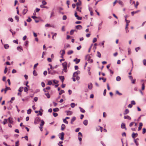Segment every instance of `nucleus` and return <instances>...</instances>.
<instances>
[{
    "mask_svg": "<svg viewBox=\"0 0 146 146\" xmlns=\"http://www.w3.org/2000/svg\"><path fill=\"white\" fill-rule=\"evenodd\" d=\"M62 65L63 69L62 70L64 71L65 72H67V63L66 62H65L62 64Z\"/></svg>",
    "mask_w": 146,
    "mask_h": 146,
    "instance_id": "obj_1",
    "label": "nucleus"
},
{
    "mask_svg": "<svg viewBox=\"0 0 146 146\" xmlns=\"http://www.w3.org/2000/svg\"><path fill=\"white\" fill-rule=\"evenodd\" d=\"M64 132H62L61 133L59 134L58 136L60 138L61 140H64Z\"/></svg>",
    "mask_w": 146,
    "mask_h": 146,
    "instance_id": "obj_2",
    "label": "nucleus"
},
{
    "mask_svg": "<svg viewBox=\"0 0 146 146\" xmlns=\"http://www.w3.org/2000/svg\"><path fill=\"white\" fill-rule=\"evenodd\" d=\"M40 121V118L39 117H36L35 119L34 123L35 124H38L39 123Z\"/></svg>",
    "mask_w": 146,
    "mask_h": 146,
    "instance_id": "obj_3",
    "label": "nucleus"
},
{
    "mask_svg": "<svg viewBox=\"0 0 146 146\" xmlns=\"http://www.w3.org/2000/svg\"><path fill=\"white\" fill-rule=\"evenodd\" d=\"M76 18L78 20H81L82 19V17H79L77 15V13L76 12L74 14Z\"/></svg>",
    "mask_w": 146,
    "mask_h": 146,
    "instance_id": "obj_4",
    "label": "nucleus"
},
{
    "mask_svg": "<svg viewBox=\"0 0 146 146\" xmlns=\"http://www.w3.org/2000/svg\"><path fill=\"white\" fill-rule=\"evenodd\" d=\"M80 74V72L78 70L76 72H75L73 74V77H75L76 75L79 74Z\"/></svg>",
    "mask_w": 146,
    "mask_h": 146,
    "instance_id": "obj_5",
    "label": "nucleus"
},
{
    "mask_svg": "<svg viewBox=\"0 0 146 146\" xmlns=\"http://www.w3.org/2000/svg\"><path fill=\"white\" fill-rule=\"evenodd\" d=\"M35 113H37L38 112H39V113L37 115V116H38L39 115L41 116L42 114V112L40 111V110H39V111H37V110L35 111Z\"/></svg>",
    "mask_w": 146,
    "mask_h": 146,
    "instance_id": "obj_6",
    "label": "nucleus"
},
{
    "mask_svg": "<svg viewBox=\"0 0 146 146\" xmlns=\"http://www.w3.org/2000/svg\"><path fill=\"white\" fill-rule=\"evenodd\" d=\"M11 90V89L9 87L6 86L5 88L4 89L5 93V94L8 90Z\"/></svg>",
    "mask_w": 146,
    "mask_h": 146,
    "instance_id": "obj_7",
    "label": "nucleus"
},
{
    "mask_svg": "<svg viewBox=\"0 0 146 146\" xmlns=\"http://www.w3.org/2000/svg\"><path fill=\"white\" fill-rule=\"evenodd\" d=\"M138 135L137 133H133L131 135V136L134 139L135 137H137L138 136Z\"/></svg>",
    "mask_w": 146,
    "mask_h": 146,
    "instance_id": "obj_8",
    "label": "nucleus"
},
{
    "mask_svg": "<svg viewBox=\"0 0 146 146\" xmlns=\"http://www.w3.org/2000/svg\"><path fill=\"white\" fill-rule=\"evenodd\" d=\"M88 88L90 89L91 90L92 88V84L91 83H90L88 85Z\"/></svg>",
    "mask_w": 146,
    "mask_h": 146,
    "instance_id": "obj_9",
    "label": "nucleus"
},
{
    "mask_svg": "<svg viewBox=\"0 0 146 146\" xmlns=\"http://www.w3.org/2000/svg\"><path fill=\"white\" fill-rule=\"evenodd\" d=\"M60 79L61 80L62 82L63 83L64 80V77L63 76H59Z\"/></svg>",
    "mask_w": 146,
    "mask_h": 146,
    "instance_id": "obj_10",
    "label": "nucleus"
},
{
    "mask_svg": "<svg viewBox=\"0 0 146 146\" xmlns=\"http://www.w3.org/2000/svg\"><path fill=\"white\" fill-rule=\"evenodd\" d=\"M8 120L9 122L11 124H12L13 123V118L11 117H9L8 118Z\"/></svg>",
    "mask_w": 146,
    "mask_h": 146,
    "instance_id": "obj_11",
    "label": "nucleus"
},
{
    "mask_svg": "<svg viewBox=\"0 0 146 146\" xmlns=\"http://www.w3.org/2000/svg\"><path fill=\"white\" fill-rule=\"evenodd\" d=\"M73 61L74 62H76V64H78L80 61V59H78L77 58H76Z\"/></svg>",
    "mask_w": 146,
    "mask_h": 146,
    "instance_id": "obj_12",
    "label": "nucleus"
},
{
    "mask_svg": "<svg viewBox=\"0 0 146 146\" xmlns=\"http://www.w3.org/2000/svg\"><path fill=\"white\" fill-rule=\"evenodd\" d=\"M121 127L122 129H125V130H127V128L125 127V125L124 123H122L121 125Z\"/></svg>",
    "mask_w": 146,
    "mask_h": 146,
    "instance_id": "obj_13",
    "label": "nucleus"
},
{
    "mask_svg": "<svg viewBox=\"0 0 146 146\" xmlns=\"http://www.w3.org/2000/svg\"><path fill=\"white\" fill-rule=\"evenodd\" d=\"M76 28L77 29L80 30L82 29V27L80 25H78L76 26Z\"/></svg>",
    "mask_w": 146,
    "mask_h": 146,
    "instance_id": "obj_14",
    "label": "nucleus"
},
{
    "mask_svg": "<svg viewBox=\"0 0 146 146\" xmlns=\"http://www.w3.org/2000/svg\"><path fill=\"white\" fill-rule=\"evenodd\" d=\"M81 1L80 0H78V1L76 3L77 6H80L81 5Z\"/></svg>",
    "mask_w": 146,
    "mask_h": 146,
    "instance_id": "obj_15",
    "label": "nucleus"
},
{
    "mask_svg": "<svg viewBox=\"0 0 146 146\" xmlns=\"http://www.w3.org/2000/svg\"><path fill=\"white\" fill-rule=\"evenodd\" d=\"M129 112V110L128 109H127L125 110L123 114L124 115H126Z\"/></svg>",
    "mask_w": 146,
    "mask_h": 146,
    "instance_id": "obj_16",
    "label": "nucleus"
},
{
    "mask_svg": "<svg viewBox=\"0 0 146 146\" xmlns=\"http://www.w3.org/2000/svg\"><path fill=\"white\" fill-rule=\"evenodd\" d=\"M103 80V81L104 82H106V78H103V77H100L99 78V80Z\"/></svg>",
    "mask_w": 146,
    "mask_h": 146,
    "instance_id": "obj_17",
    "label": "nucleus"
},
{
    "mask_svg": "<svg viewBox=\"0 0 146 146\" xmlns=\"http://www.w3.org/2000/svg\"><path fill=\"white\" fill-rule=\"evenodd\" d=\"M66 112L67 113V115H70L72 114V112L71 111H66Z\"/></svg>",
    "mask_w": 146,
    "mask_h": 146,
    "instance_id": "obj_18",
    "label": "nucleus"
},
{
    "mask_svg": "<svg viewBox=\"0 0 146 146\" xmlns=\"http://www.w3.org/2000/svg\"><path fill=\"white\" fill-rule=\"evenodd\" d=\"M66 126L64 124H62L61 125V129L62 131H63L65 128Z\"/></svg>",
    "mask_w": 146,
    "mask_h": 146,
    "instance_id": "obj_19",
    "label": "nucleus"
},
{
    "mask_svg": "<svg viewBox=\"0 0 146 146\" xmlns=\"http://www.w3.org/2000/svg\"><path fill=\"white\" fill-rule=\"evenodd\" d=\"M124 118L125 119H127L129 120H130L131 119V117L129 116L128 115H125L124 116Z\"/></svg>",
    "mask_w": 146,
    "mask_h": 146,
    "instance_id": "obj_20",
    "label": "nucleus"
},
{
    "mask_svg": "<svg viewBox=\"0 0 146 146\" xmlns=\"http://www.w3.org/2000/svg\"><path fill=\"white\" fill-rule=\"evenodd\" d=\"M130 22V21H129L128 22L126 23V25L125 27V30H126V33H127V29L128 28V23Z\"/></svg>",
    "mask_w": 146,
    "mask_h": 146,
    "instance_id": "obj_21",
    "label": "nucleus"
},
{
    "mask_svg": "<svg viewBox=\"0 0 146 146\" xmlns=\"http://www.w3.org/2000/svg\"><path fill=\"white\" fill-rule=\"evenodd\" d=\"M70 46L69 44H67L65 45L64 46V48L65 49H66L67 48L70 47Z\"/></svg>",
    "mask_w": 146,
    "mask_h": 146,
    "instance_id": "obj_22",
    "label": "nucleus"
},
{
    "mask_svg": "<svg viewBox=\"0 0 146 146\" xmlns=\"http://www.w3.org/2000/svg\"><path fill=\"white\" fill-rule=\"evenodd\" d=\"M87 60L88 61V62L89 63H92L93 62V60L92 59H91L90 56L88 58Z\"/></svg>",
    "mask_w": 146,
    "mask_h": 146,
    "instance_id": "obj_23",
    "label": "nucleus"
},
{
    "mask_svg": "<svg viewBox=\"0 0 146 146\" xmlns=\"http://www.w3.org/2000/svg\"><path fill=\"white\" fill-rule=\"evenodd\" d=\"M28 11L27 9H23V14L24 15H25L26 14L27 12Z\"/></svg>",
    "mask_w": 146,
    "mask_h": 146,
    "instance_id": "obj_24",
    "label": "nucleus"
},
{
    "mask_svg": "<svg viewBox=\"0 0 146 146\" xmlns=\"http://www.w3.org/2000/svg\"><path fill=\"white\" fill-rule=\"evenodd\" d=\"M41 123L40 124V127L42 126L44 124V122L42 119L41 120Z\"/></svg>",
    "mask_w": 146,
    "mask_h": 146,
    "instance_id": "obj_25",
    "label": "nucleus"
},
{
    "mask_svg": "<svg viewBox=\"0 0 146 146\" xmlns=\"http://www.w3.org/2000/svg\"><path fill=\"white\" fill-rule=\"evenodd\" d=\"M4 47L5 49H7L9 48V46L8 44H5L4 45Z\"/></svg>",
    "mask_w": 146,
    "mask_h": 146,
    "instance_id": "obj_26",
    "label": "nucleus"
},
{
    "mask_svg": "<svg viewBox=\"0 0 146 146\" xmlns=\"http://www.w3.org/2000/svg\"><path fill=\"white\" fill-rule=\"evenodd\" d=\"M23 87H20L18 91L19 92H21L23 89Z\"/></svg>",
    "mask_w": 146,
    "mask_h": 146,
    "instance_id": "obj_27",
    "label": "nucleus"
},
{
    "mask_svg": "<svg viewBox=\"0 0 146 146\" xmlns=\"http://www.w3.org/2000/svg\"><path fill=\"white\" fill-rule=\"evenodd\" d=\"M79 108L80 109V111L82 113H85V111L82 108H81L80 107H79Z\"/></svg>",
    "mask_w": 146,
    "mask_h": 146,
    "instance_id": "obj_28",
    "label": "nucleus"
},
{
    "mask_svg": "<svg viewBox=\"0 0 146 146\" xmlns=\"http://www.w3.org/2000/svg\"><path fill=\"white\" fill-rule=\"evenodd\" d=\"M73 52V51L72 50H70L68 51L67 52V54L68 55H70L72 54Z\"/></svg>",
    "mask_w": 146,
    "mask_h": 146,
    "instance_id": "obj_29",
    "label": "nucleus"
},
{
    "mask_svg": "<svg viewBox=\"0 0 146 146\" xmlns=\"http://www.w3.org/2000/svg\"><path fill=\"white\" fill-rule=\"evenodd\" d=\"M83 123L85 125H87L88 124V120H85L83 121Z\"/></svg>",
    "mask_w": 146,
    "mask_h": 146,
    "instance_id": "obj_30",
    "label": "nucleus"
},
{
    "mask_svg": "<svg viewBox=\"0 0 146 146\" xmlns=\"http://www.w3.org/2000/svg\"><path fill=\"white\" fill-rule=\"evenodd\" d=\"M97 56L99 58H101V54L100 53L99 51L97 52Z\"/></svg>",
    "mask_w": 146,
    "mask_h": 146,
    "instance_id": "obj_31",
    "label": "nucleus"
},
{
    "mask_svg": "<svg viewBox=\"0 0 146 146\" xmlns=\"http://www.w3.org/2000/svg\"><path fill=\"white\" fill-rule=\"evenodd\" d=\"M118 2V3L120 5L122 6H123V3L122 1L120 0H119L117 1Z\"/></svg>",
    "mask_w": 146,
    "mask_h": 146,
    "instance_id": "obj_32",
    "label": "nucleus"
},
{
    "mask_svg": "<svg viewBox=\"0 0 146 146\" xmlns=\"http://www.w3.org/2000/svg\"><path fill=\"white\" fill-rule=\"evenodd\" d=\"M81 7L79 8L78 7V6H77V7H76L77 10L78 11H79L80 12H81Z\"/></svg>",
    "mask_w": 146,
    "mask_h": 146,
    "instance_id": "obj_33",
    "label": "nucleus"
},
{
    "mask_svg": "<svg viewBox=\"0 0 146 146\" xmlns=\"http://www.w3.org/2000/svg\"><path fill=\"white\" fill-rule=\"evenodd\" d=\"M33 74L34 76H36L37 75V74L36 72L35 71V70H34V71L33 72Z\"/></svg>",
    "mask_w": 146,
    "mask_h": 146,
    "instance_id": "obj_34",
    "label": "nucleus"
},
{
    "mask_svg": "<svg viewBox=\"0 0 146 146\" xmlns=\"http://www.w3.org/2000/svg\"><path fill=\"white\" fill-rule=\"evenodd\" d=\"M62 51V53L61 54V55H64L65 54V51L63 50H61L60 52Z\"/></svg>",
    "mask_w": 146,
    "mask_h": 146,
    "instance_id": "obj_35",
    "label": "nucleus"
},
{
    "mask_svg": "<svg viewBox=\"0 0 146 146\" xmlns=\"http://www.w3.org/2000/svg\"><path fill=\"white\" fill-rule=\"evenodd\" d=\"M121 77L119 76H117L116 78V80L117 81H119L121 80Z\"/></svg>",
    "mask_w": 146,
    "mask_h": 146,
    "instance_id": "obj_36",
    "label": "nucleus"
},
{
    "mask_svg": "<svg viewBox=\"0 0 146 146\" xmlns=\"http://www.w3.org/2000/svg\"><path fill=\"white\" fill-rule=\"evenodd\" d=\"M53 111L54 112L58 111H59V109L57 108H55L53 109Z\"/></svg>",
    "mask_w": 146,
    "mask_h": 146,
    "instance_id": "obj_37",
    "label": "nucleus"
},
{
    "mask_svg": "<svg viewBox=\"0 0 146 146\" xmlns=\"http://www.w3.org/2000/svg\"><path fill=\"white\" fill-rule=\"evenodd\" d=\"M128 55H130L131 53V49L129 48H128Z\"/></svg>",
    "mask_w": 146,
    "mask_h": 146,
    "instance_id": "obj_38",
    "label": "nucleus"
},
{
    "mask_svg": "<svg viewBox=\"0 0 146 146\" xmlns=\"http://www.w3.org/2000/svg\"><path fill=\"white\" fill-rule=\"evenodd\" d=\"M52 84V82L51 80H49L48 81V83L47 84V85H51Z\"/></svg>",
    "mask_w": 146,
    "mask_h": 146,
    "instance_id": "obj_39",
    "label": "nucleus"
},
{
    "mask_svg": "<svg viewBox=\"0 0 146 146\" xmlns=\"http://www.w3.org/2000/svg\"><path fill=\"white\" fill-rule=\"evenodd\" d=\"M7 120L6 119H5L3 121V124L4 125H5L7 123Z\"/></svg>",
    "mask_w": 146,
    "mask_h": 146,
    "instance_id": "obj_40",
    "label": "nucleus"
},
{
    "mask_svg": "<svg viewBox=\"0 0 146 146\" xmlns=\"http://www.w3.org/2000/svg\"><path fill=\"white\" fill-rule=\"evenodd\" d=\"M146 132V129L145 128H143V134H144Z\"/></svg>",
    "mask_w": 146,
    "mask_h": 146,
    "instance_id": "obj_41",
    "label": "nucleus"
},
{
    "mask_svg": "<svg viewBox=\"0 0 146 146\" xmlns=\"http://www.w3.org/2000/svg\"><path fill=\"white\" fill-rule=\"evenodd\" d=\"M75 30H71L70 33V35H73L74 33V31H75Z\"/></svg>",
    "mask_w": 146,
    "mask_h": 146,
    "instance_id": "obj_42",
    "label": "nucleus"
},
{
    "mask_svg": "<svg viewBox=\"0 0 146 146\" xmlns=\"http://www.w3.org/2000/svg\"><path fill=\"white\" fill-rule=\"evenodd\" d=\"M70 106L72 108H74L75 106V104L74 103H72L70 104Z\"/></svg>",
    "mask_w": 146,
    "mask_h": 146,
    "instance_id": "obj_43",
    "label": "nucleus"
},
{
    "mask_svg": "<svg viewBox=\"0 0 146 146\" xmlns=\"http://www.w3.org/2000/svg\"><path fill=\"white\" fill-rule=\"evenodd\" d=\"M53 82H54V83L55 84H57L59 82L58 81L56 80H54L53 81Z\"/></svg>",
    "mask_w": 146,
    "mask_h": 146,
    "instance_id": "obj_44",
    "label": "nucleus"
},
{
    "mask_svg": "<svg viewBox=\"0 0 146 146\" xmlns=\"http://www.w3.org/2000/svg\"><path fill=\"white\" fill-rule=\"evenodd\" d=\"M31 20L32 19L30 17H29L28 19L27 20V21L28 22H30L31 21Z\"/></svg>",
    "mask_w": 146,
    "mask_h": 146,
    "instance_id": "obj_45",
    "label": "nucleus"
},
{
    "mask_svg": "<svg viewBox=\"0 0 146 146\" xmlns=\"http://www.w3.org/2000/svg\"><path fill=\"white\" fill-rule=\"evenodd\" d=\"M64 90H62L60 91V92L59 93V94L60 95H61L62 94L64 93Z\"/></svg>",
    "mask_w": 146,
    "mask_h": 146,
    "instance_id": "obj_46",
    "label": "nucleus"
},
{
    "mask_svg": "<svg viewBox=\"0 0 146 146\" xmlns=\"http://www.w3.org/2000/svg\"><path fill=\"white\" fill-rule=\"evenodd\" d=\"M63 121L64 123L67 124L68 123V121L66 120L65 119H64L63 120Z\"/></svg>",
    "mask_w": 146,
    "mask_h": 146,
    "instance_id": "obj_47",
    "label": "nucleus"
},
{
    "mask_svg": "<svg viewBox=\"0 0 146 146\" xmlns=\"http://www.w3.org/2000/svg\"><path fill=\"white\" fill-rule=\"evenodd\" d=\"M116 94H118L119 96H121L122 95V94L121 93L119 92L118 90L116 91Z\"/></svg>",
    "mask_w": 146,
    "mask_h": 146,
    "instance_id": "obj_48",
    "label": "nucleus"
},
{
    "mask_svg": "<svg viewBox=\"0 0 146 146\" xmlns=\"http://www.w3.org/2000/svg\"><path fill=\"white\" fill-rule=\"evenodd\" d=\"M138 11H133L131 12V14L132 16H133L134 15L135 13H136L138 12Z\"/></svg>",
    "mask_w": 146,
    "mask_h": 146,
    "instance_id": "obj_49",
    "label": "nucleus"
},
{
    "mask_svg": "<svg viewBox=\"0 0 146 146\" xmlns=\"http://www.w3.org/2000/svg\"><path fill=\"white\" fill-rule=\"evenodd\" d=\"M15 18L17 20V22L19 21V17L18 16H16L15 17Z\"/></svg>",
    "mask_w": 146,
    "mask_h": 146,
    "instance_id": "obj_50",
    "label": "nucleus"
},
{
    "mask_svg": "<svg viewBox=\"0 0 146 146\" xmlns=\"http://www.w3.org/2000/svg\"><path fill=\"white\" fill-rule=\"evenodd\" d=\"M45 95L47 96V97L48 98H50V95L48 93H45Z\"/></svg>",
    "mask_w": 146,
    "mask_h": 146,
    "instance_id": "obj_51",
    "label": "nucleus"
},
{
    "mask_svg": "<svg viewBox=\"0 0 146 146\" xmlns=\"http://www.w3.org/2000/svg\"><path fill=\"white\" fill-rule=\"evenodd\" d=\"M28 88H27V87H25L24 88V91L25 92H27L28 91Z\"/></svg>",
    "mask_w": 146,
    "mask_h": 146,
    "instance_id": "obj_52",
    "label": "nucleus"
},
{
    "mask_svg": "<svg viewBox=\"0 0 146 146\" xmlns=\"http://www.w3.org/2000/svg\"><path fill=\"white\" fill-rule=\"evenodd\" d=\"M134 142L136 144V146H138L139 145V143L136 141V139L134 140Z\"/></svg>",
    "mask_w": 146,
    "mask_h": 146,
    "instance_id": "obj_53",
    "label": "nucleus"
},
{
    "mask_svg": "<svg viewBox=\"0 0 146 146\" xmlns=\"http://www.w3.org/2000/svg\"><path fill=\"white\" fill-rule=\"evenodd\" d=\"M31 109H29L27 111V113L28 114H30L31 113Z\"/></svg>",
    "mask_w": 146,
    "mask_h": 146,
    "instance_id": "obj_54",
    "label": "nucleus"
},
{
    "mask_svg": "<svg viewBox=\"0 0 146 146\" xmlns=\"http://www.w3.org/2000/svg\"><path fill=\"white\" fill-rule=\"evenodd\" d=\"M54 11L53 10L52 12H51V15L50 17V18H51L53 16V15L54 14Z\"/></svg>",
    "mask_w": 146,
    "mask_h": 146,
    "instance_id": "obj_55",
    "label": "nucleus"
},
{
    "mask_svg": "<svg viewBox=\"0 0 146 146\" xmlns=\"http://www.w3.org/2000/svg\"><path fill=\"white\" fill-rule=\"evenodd\" d=\"M67 19V17L66 15H64L62 17V19L63 20H66Z\"/></svg>",
    "mask_w": 146,
    "mask_h": 146,
    "instance_id": "obj_56",
    "label": "nucleus"
},
{
    "mask_svg": "<svg viewBox=\"0 0 146 146\" xmlns=\"http://www.w3.org/2000/svg\"><path fill=\"white\" fill-rule=\"evenodd\" d=\"M140 48L139 47H137L135 48V50L136 52H137L138 50L140 49Z\"/></svg>",
    "mask_w": 146,
    "mask_h": 146,
    "instance_id": "obj_57",
    "label": "nucleus"
},
{
    "mask_svg": "<svg viewBox=\"0 0 146 146\" xmlns=\"http://www.w3.org/2000/svg\"><path fill=\"white\" fill-rule=\"evenodd\" d=\"M8 20L9 21H10L11 22H13V19L12 18H8Z\"/></svg>",
    "mask_w": 146,
    "mask_h": 146,
    "instance_id": "obj_58",
    "label": "nucleus"
},
{
    "mask_svg": "<svg viewBox=\"0 0 146 146\" xmlns=\"http://www.w3.org/2000/svg\"><path fill=\"white\" fill-rule=\"evenodd\" d=\"M53 115L54 117H56L58 115V114L57 113H54L53 112Z\"/></svg>",
    "mask_w": 146,
    "mask_h": 146,
    "instance_id": "obj_59",
    "label": "nucleus"
},
{
    "mask_svg": "<svg viewBox=\"0 0 146 146\" xmlns=\"http://www.w3.org/2000/svg\"><path fill=\"white\" fill-rule=\"evenodd\" d=\"M139 3L138 1L136 2V4L135 5V6L136 8H137V6L139 5Z\"/></svg>",
    "mask_w": 146,
    "mask_h": 146,
    "instance_id": "obj_60",
    "label": "nucleus"
},
{
    "mask_svg": "<svg viewBox=\"0 0 146 146\" xmlns=\"http://www.w3.org/2000/svg\"><path fill=\"white\" fill-rule=\"evenodd\" d=\"M76 117H72V118L71 119V120L72 121H74L76 120Z\"/></svg>",
    "mask_w": 146,
    "mask_h": 146,
    "instance_id": "obj_61",
    "label": "nucleus"
},
{
    "mask_svg": "<svg viewBox=\"0 0 146 146\" xmlns=\"http://www.w3.org/2000/svg\"><path fill=\"white\" fill-rule=\"evenodd\" d=\"M42 3L43 5H45L47 4V3L46 2L44 1H42Z\"/></svg>",
    "mask_w": 146,
    "mask_h": 146,
    "instance_id": "obj_62",
    "label": "nucleus"
},
{
    "mask_svg": "<svg viewBox=\"0 0 146 146\" xmlns=\"http://www.w3.org/2000/svg\"><path fill=\"white\" fill-rule=\"evenodd\" d=\"M135 123L133 122H131L130 124H129V127H131V126H133V124L134 123Z\"/></svg>",
    "mask_w": 146,
    "mask_h": 146,
    "instance_id": "obj_63",
    "label": "nucleus"
},
{
    "mask_svg": "<svg viewBox=\"0 0 146 146\" xmlns=\"http://www.w3.org/2000/svg\"><path fill=\"white\" fill-rule=\"evenodd\" d=\"M143 64L145 65L146 66V60L145 59H144L143 60Z\"/></svg>",
    "mask_w": 146,
    "mask_h": 146,
    "instance_id": "obj_64",
    "label": "nucleus"
}]
</instances>
